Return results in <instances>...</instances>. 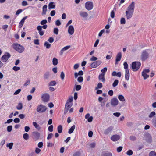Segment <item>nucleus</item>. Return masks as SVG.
Masks as SVG:
<instances>
[{
  "mask_svg": "<svg viewBox=\"0 0 156 156\" xmlns=\"http://www.w3.org/2000/svg\"><path fill=\"white\" fill-rule=\"evenodd\" d=\"M12 47L14 49L20 53H22L25 50V48L23 46L18 43H13Z\"/></svg>",
  "mask_w": 156,
  "mask_h": 156,
  "instance_id": "1",
  "label": "nucleus"
},
{
  "mask_svg": "<svg viewBox=\"0 0 156 156\" xmlns=\"http://www.w3.org/2000/svg\"><path fill=\"white\" fill-rule=\"evenodd\" d=\"M149 49H146L142 51L140 56V59L142 61H145L149 57Z\"/></svg>",
  "mask_w": 156,
  "mask_h": 156,
  "instance_id": "2",
  "label": "nucleus"
},
{
  "mask_svg": "<svg viewBox=\"0 0 156 156\" xmlns=\"http://www.w3.org/2000/svg\"><path fill=\"white\" fill-rule=\"evenodd\" d=\"M141 63L140 62L135 61L132 63L131 66L132 69L134 71H137L140 67Z\"/></svg>",
  "mask_w": 156,
  "mask_h": 156,
  "instance_id": "3",
  "label": "nucleus"
},
{
  "mask_svg": "<svg viewBox=\"0 0 156 156\" xmlns=\"http://www.w3.org/2000/svg\"><path fill=\"white\" fill-rule=\"evenodd\" d=\"M47 109V108L46 106L40 104L37 107L36 111L39 113H43L46 111Z\"/></svg>",
  "mask_w": 156,
  "mask_h": 156,
  "instance_id": "4",
  "label": "nucleus"
},
{
  "mask_svg": "<svg viewBox=\"0 0 156 156\" xmlns=\"http://www.w3.org/2000/svg\"><path fill=\"white\" fill-rule=\"evenodd\" d=\"M11 55L8 52H6L1 57V59L3 62H6L8 58L10 57Z\"/></svg>",
  "mask_w": 156,
  "mask_h": 156,
  "instance_id": "5",
  "label": "nucleus"
},
{
  "mask_svg": "<svg viewBox=\"0 0 156 156\" xmlns=\"http://www.w3.org/2000/svg\"><path fill=\"white\" fill-rule=\"evenodd\" d=\"M42 101L44 102H48L49 101L50 98V95L48 93H44L41 96Z\"/></svg>",
  "mask_w": 156,
  "mask_h": 156,
  "instance_id": "6",
  "label": "nucleus"
},
{
  "mask_svg": "<svg viewBox=\"0 0 156 156\" xmlns=\"http://www.w3.org/2000/svg\"><path fill=\"white\" fill-rule=\"evenodd\" d=\"M85 7L86 9L88 10H91L93 7V2L90 1L87 2L85 4Z\"/></svg>",
  "mask_w": 156,
  "mask_h": 156,
  "instance_id": "7",
  "label": "nucleus"
},
{
  "mask_svg": "<svg viewBox=\"0 0 156 156\" xmlns=\"http://www.w3.org/2000/svg\"><path fill=\"white\" fill-rule=\"evenodd\" d=\"M135 2H133L131 4L127 7L126 11L134 12L135 8Z\"/></svg>",
  "mask_w": 156,
  "mask_h": 156,
  "instance_id": "8",
  "label": "nucleus"
},
{
  "mask_svg": "<svg viewBox=\"0 0 156 156\" xmlns=\"http://www.w3.org/2000/svg\"><path fill=\"white\" fill-rule=\"evenodd\" d=\"M145 140L147 142L151 143L152 141V137L151 135L148 133L145 134Z\"/></svg>",
  "mask_w": 156,
  "mask_h": 156,
  "instance_id": "9",
  "label": "nucleus"
},
{
  "mask_svg": "<svg viewBox=\"0 0 156 156\" xmlns=\"http://www.w3.org/2000/svg\"><path fill=\"white\" fill-rule=\"evenodd\" d=\"M102 63L101 60H98L92 63L90 66L93 68H95L100 65Z\"/></svg>",
  "mask_w": 156,
  "mask_h": 156,
  "instance_id": "10",
  "label": "nucleus"
},
{
  "mask_svg": "<svg viewBox=\"0 0 156 156\" xmlns=\"http://www.w3.org/2000/svg\"><path fill=\"white\" fill-rule=\"evenodd\" d=\"M118 100L116 98H114L111 101V105L113 106H116L118 104Z\"/></svg>",
  "mask_w": 156,
  "mask_h": 156,
  "instance_id": "11",
  "label": "nucleus"
},
{
  "mask_svg": "<svg viewBox=\"0 0 156 156\" xmlns=\"http://www.w3.org/2000/svg\"><path fill=\"white\" fill-rule=\"evenodd\" d=\"M113 128V127L112 126H109L105 130L104 133L106 135L108 134L112 131Z\"/></svg>",
  "mask_w": 156,
  "mask_h": 156,
  "instance_id": "12",
  "label": "nucleus"
},
{
  "mask_svg": "<svg viewBox=\"0 0 156 156\" xmlns=\"http://www.w3.org/2000/svg\"><path fill=\"white\" fill-rule=\"evenodd\" d=\"M37 29L38 31V33L39 35L41 36H43L44 34V31L42 29V28L41 27V26H38L37 27Z\"/></svg>",
  "mask_w": 156,
  "mask_h": 156,
  "instance_id": "13",
  "label": "nucleus"
},
{
  "mask_svg": "<svg viewBox=\"0 0 156 156\" xmlns=\"http://www.w3.org/2000/svg\"><path fill=\"white\" fill-rule=\"evenodd\" d=\"M120 138L119 136L115 134L112 136L111 137V139L113 141H116L119 140Z\"/></svg>",
  "mask_w": 156,
  "mask_h": 156,
  "instance_id": "14",
  "label": "nucleus"
},
{
  "mask_svg": "<svg viewBox=\"0 0 156 156\" xmlns=\"http://www.w3.org/2000/svg\"><path fill=\"white\" fill-rule=\"evenodd\" d=\"M105 74L104 73H101L98 76V79L99 80L103 83L105 81Z\"/></svg>",
  "mask_w": 156,
  "mask_h": 156,
  "instance_id": "15",
  "label": "nucleus"
},
{
  "mask_svg": "<svg viewBox=\"0 0 156 156\" xmlns=\"http://www.w3.org/2000/svg\"><path fill=\"white\" fill-rule=\"evenodd\" d=\"M133 13L126 11L125 12V16L127 19H131L133 15Z\"/></svg>",
  "mask_w": 156,
  "mask_h": 156,
  "instance_id": "16",
  "label": "nucleus"
},
{
  "mask_svg": "<svg viewBox=\"0 0 156 156\" xmlns=\"http://www.w3.org/2000/svg\"><path fill=\"white\" fill-rule=\"evenodd\" d=\"M112 75L113 76H117L119 77H120L122 76V73L120 72H119L117 73L115 71H114L112 73Z\"/></svg>",
  "mask_w": 156,
  "mask_h": 156,
  "instance_id": "17",
  "label": "nucleus"
},
{
  "mask_svg": "<svg viewBox=\"0 0 156 156\" xmlns=\"http://www.w3.org/2000/svg\"><path fill=\"white\" fill-rule=\"evenodd\" d=\"M122 58V54L121 52H119L116 57L115 64H117V62L120 61Z\"/></svg>",
  "mask_w": 156,
  "mask_h": 156,
  "instance_id": "18",
  "label": "nucleus"
},
{
  "mask_svg": "<svg viewBox=\"0 0 156 156\" xmlns=\"http://www.w3.org/2000/svg\"><path fill=\"white\" fill-rule=\"evenodd\" d=\"M68 32L70 35H72L74 32V28L72 25L69 26L68 29Z\"/></svg>",
  "mask_w": 156,
  "mask_h": 156,
  "instance_id": "19",
  "label": "nucleus"
},
{
  "mask_svg": "<svg viewBox=\"0 0 156 156\" xmlns=\"http://www.w3.org/2000/svg\"><path fill=\"white\" fill-rule=\"evenodd\" d=\"M33 136L36 139H38L40 137V133L34 131L32 133Z\"/></svg>",
  "mask_w": 156,
  "mask_h": 156,
  "instance_id": "20",
  "label": "nucleus"
},
{
  "mask_svg": "<svg viewBox=\"0 0 156 156\" xmlns=\"http://www.w3.org/2000/svg\"><path fill=\"white\" fill-rule=\"evenodd\" d=\"M27 16H25L21 20L19 23V28H21L22 27L24 23L25 20L27 18Z\"/></svg>",
  "mask_w": 156,
  "mask_h": 156,
  "instance_id": "21",
  "label": "nucleus"
},
{
  "mask_svg": "<svg viewBox=\"0 0 156 156\" xmlns=\"http://www.w3.org/2000/svg\"><path fill=\"white\" fill-rule=\"evenodd\" d=\"M80 15L82 17L86 18L88 16V13L85 12L80 11L79 12Z\"/></svg>",
  "mask_w": 156,
  "mask_h": 156,
  "instance_id": "22",
  "label": "nucleus"
},
{
  "mask_svg": "<svg viewBox=\"0 0 156 156\" xmlns=\"http://www.w3.org/2000/svg\"><path fill=\"white\" fill-rule=\"evenodd\" d=\"M129 73L128 69H126L125 78L127 80H129Z\"/></svg>",
  "mask_w": 156,
  "mask_h": 156,
  "instance_id": "23",
  "label": "nucleus"
},
{
  "mask_svg": "<svg viewBox=\"0 0 156 156\" xmlns=\"http://www.w3.org/2000/svg\"><path fill=\"white\" fill-rule=\"evenodd\" d=\"M47 6L46 5H44L42 8V15L46 14V12L47 11Z\"/></svg>",
  "mask_w": 156,
  "mask_h": 156,
  "instance_id": "24",
  "label": "nucleus"
},
{
  "mask_svg": "<svg viewBox=\"0 0 156 156\" xmlns=\"http://www.w3.org/2000/svg\"><path fill=\"white\" fill-rule=\"evenodd\" d=\"M48 7L49 9L55 8V3L54 2H50L48 4Z\"/></svg>",
  "mask_w": 156,
  "mask_h": 156,
  "instance_id": "25",
  "label": "nucleus"
},
{
  "mask_svg": "<svg viewBox=\"0 0 156 156\" xmlns=\"http://www.w3.org/2000/svg\"><path fill=\"white\" fill-rule=\"evenodd\" d=\"M33 125L38 130L41 129V128L39 125L37 124V123L35 122H33Z\"/></svg>",
  "mask_w": 156,
  "mask_h": 156,
  "instance_id": "26",
  "label": "nucleus"
},
{
  "mask_svg": "<svg viewBox=\"0 0 156 156\" xmlns=\"http://www.w3.org/2000/svg\"><path fill=\"white\" fill-rule=\"evenodd\" d=\"M75 127L76 126L75 125H73V126H72L68 131V133L69 134L72 133L75 129Z\"/></svg>",
  "mask_w": 156,
  "mask_h": 156,
  "instance_id": "27",
  "label": "nucleus"
},
{
  "mask_svg": "<svg viewBox=\"0 0 156 156\" xmlns=\"http://www.w3.org/2000/svg\"><path fill=\"white\" fill-rule=\"evenodd\" d=\"M57 130L59 133H61L62 132V125H59L57 127Z\"/></svg>",
  "mask_w": 156,
  "mask_h": 156,
  "instance_id": "28",
  "label": "nucleus"
},
{
  "mask_svg": "<svg viewBox=\"0 0 156 156\" xmlns=\"http://www.w3.org/2000/svg\"><path fill=\"white\" fill-rule=\"evenodd\" d=\"M52 63L54 66L57 65L58 63V59L56 58H54L52 60Z\"/></svg>",
  "mask_w": 156,
  "mask_h": 156,
  "instance_id": "29",
  "label": "nucleus"
},
{
  "mask_svg": "<svg viewBox=\"0 0 156 156\" xmlns=\"http://www.w3.org/2000/svg\"><path fill=\"white\" fill-rule=\"evenodd\" d=\"M118 98L119 100L121 101H125V99L124 96L122 95H120L118 96Z\"/></svg>",
  "mask_w": 156,
  "mask_h": 156,
  "instance_id": "30",
  "label": "nucleus"
},
{
  "mask_svg": "<svg viewBox=\"0 0 156 156\" xmlns=\"http://www.w3.org/2000/svg\"><path fill=\"white\" fill-rule=\"evenodd\" d=\"M142 75L144 80L146 79L149 77V75H147L146 73H144V72H142Z\"/></svg>",
  "mask_w": 156,
  "mask_h": 156,
  "instance_id": "31",
  "label": "nucleus"
},
{
  "mask_svg": "<svg viewBox=\"0 0 156 156\" xmlns=\"http://www.w3.org/2000/svg\"><path fill=\"white\" fill-rule=\"evenodd\" d=\"M44 46L45 47H46V48L47 49L51 47V44L47 41L44 43Z\"/></svg>",
  "mask_w": 156,
  "mask_h": 156,
  "instance_id": "32",
  "label": "nucleus"
},
{
  "mask_svg": "<svg viewBox=\"0 0 156 156\" xmlns=\"http://www.w3.org/2000/svg\"><path fill=\"white\" fill-rule=\"evenodd\" d=\"M72 106V105L70 104L69 102H67L66 103L65 105V108H68V109H69Z\"/></svg>",
  "mask_w": 156,
  "mask_h": 156,
  "instance_id": "33",
  "label": "nucleus"
},
{
  "mask_svg": "<svg viewBox=\"0 0 156 156\" xmlns=\"http://www.w3.org/2000/svg\"><path fill=\"white\" fill-rule=\"evenodd\" d=\"M13 143L12 142L8 143L7 144L6 147L9 148L10 149H12Z\"/></svg>",
  "mask_w": 156,
  "mask_h": 156,
  "instance_id": "34",
  "label": "nucleus"
},
{
  "mask_svg": "<svg viewBox=\"0 0 156 156\" xmlns=\"http://www.w3.org/2000/svg\"><path fill=\"white\" fill-rule=\"evenodd\" d=\"M119 83V81L118 80H115L112 84V86L114 87L116 86Z\"/></svg>",
  "mask_w": 156,
  "mask_h": 156,
  "instance_id": "35",
  "label": "nucleus"
},
{
  "mask_svg": "<svg viewBox=\"0 0 156 156\" xmlns=\"http://www.w3.org/2000/svg\"><path fill=\"white\" fill-rule=\"evenodd\" d=\"M153 125L156 128V116L154 117L152 121Z\"/></svg>",
  "mask_w": 156,
  "mask_h": 156,
  "instance_id": "36",
  "label": "nucleus"
},
{
  "mask_svg": "<svg viewBox=\"0 0 156 156\" xmlns=\"http://www.w3.org/2000/svg\"><path fill=\"white\" fill-rule=\"evenodd\" d=\"M49 73L48 72H46L44 75V78L45 79H48L49 78Z\"/></svg>",
  "mask_w": 156,
  "mask_h": 156,
  "instance_id": "37",
  "label": "nucleus"
},
{
  "mask_svg": "<svg viewBox=\"0 0 156 156\" xmlns=\"http://www.w3.org/2000/svg\"><path fill=\"white\" fill-rule=\"evenodd\" d=\"M23 138L26 140H27L29 138V135L27 133H24L23 136Z\"/></svg>",
  "mask_w": 156,
  "mask_h": 156,
  "instance_id": "38",
  "label": "nucleus"
},
{
  "mask_svg": "<svg viewBox=\"0 0 156 156\" xmlns=\"http://www.w3.org/2000/svg\"><path fill=\"white\" fill-rule=\"evenodd\" d=\"M56 84V82L55 81H52L49 82V86H54Z\"/></svg>",
  "mask_w": 156,
  "mask_h": 156,
  "instance_id": "39",
  "label": "nucleus"
},
{
  "mask_svg": "<svg viewBox=\"0 0 156 156\" xmlns=\"http://www.w3.org/2000/svg\"><path fill=\"white\" fill-rule=\"evenodd\" d=\"M23 105L22 103H20L18 104V106L16 107V108L18 110H21L22 108Z\"/></svg>",
  "mask_w": 156,
  "mask_h": 156,
  "instance_id": "40",
  "label": "nucleus"
},
{
  "mask_svg": "<svg viewBox=\"0 0 156 156\" xmlns=\"http://www.w3.org/2000/svg\"><path fill=\"white\" fill-rule=\"evenodd\" d=\"M149 156H156V153L154 151H151L149 153Z\"/></svg>",
  "mask_w": 156,
  "mask_h": 156,
  "instance_id": "41",
  "label": "nucleus"
},
{
  "mask_svg": "<svg viewBox=\"0 0 156 156\" xmlns=\"http://www.w3.org/2000/svg\"><path fill=\"white\" fill-rule=\"evenodd\" d=\"M12 69L14 70L15 71H17L18 70H19L20 69V68L19 67L14 66L12 68Z\"/></svg>",
  "mask_w": 156,
  "mask_h": 156,
  "instance_id": "42",
  "label": "nucleus"
},
{
  "mask_svg": "<svg viewBox=\"0 0 156 156\" xmlns=\"http://www.w3.org/2000/svg\"><path fill=\"white\" fill-rule=\"evenodd\" d=\"M96 145V143L95 142H93L89 144L90 147L92 148H94Z\"/></svg>",
  "mask_w": 156,
  "mask_h": 156,
  "instance_id": "43",
  "label": "nucleus"
},
{
  "mask_svg": "<svg viewBox=\"0 0 156 156\" xmlns=\"http://www.w3.org/2000/svg\"><path fill=\"white\" fill-rule=\"evenodd\" d=\"M81 88V86L80 85H78L75 86V89L76 90L79 91Z\"/></svg>",
  "mask_w": 156,
  "mask_h": 156,
  "instance_id": "44",
  "label": "nucleus"
},
{
  "mask_svg": "<svg viewBox=\"0 0 156 156\" xmlns=\"http://www.w3.org/2000/svg\"><path fill=\"white\" fill-rule=\"evenodd\" d=\"M53 32L54 34L58 35V30L57 28H55L54 29Z\"/></svg>",
  "mask_w": 156,
  "mask_h": 156,
  "instance_id": "45",
  "label": "nucleus"
},
{
  "mask_svg": "<svg viewBox=\"0 0 156 156\" xmlns=\"http://www.w3.org/2000/svg\"><path fill=\"white\" fill-rule=\"evenodd\" d=\"M107 71V67H104L103 69L101 70V72H102L101 73H104L105 74V73Z\"/></svg>",
  "mask_w": 156,
  "mask_h": 156,
  "instance_id": "46",
  "label": "nucleus"
},
{
  "mask_svg": "<svg viewBox=\"0 0 156 156\" xmlns=\"http://www.w3.org/2000/svg\"><path fill=\"white\" fill-rule=\"evenodd\" d=\"M102 84L101 83H99L98 84V86L95 88V90H97L98 88H101L102 87Z\"/></svg>",
  "mask_w": 156,
  "mask_h": 156,
  "instance_id": "47",
  "label": "nucleus"
},
{
  "mask_svg": "<svg viewBox=\"0 0 156 156\" xmlns=\"http://www.w3.org/2000/svg\"><path fill=\"white\" fill-rule=\"evenodd\" d=\"M133 152L131 150H129L126 152V154L128 155L131 156L133 154Z\"/></svg>",
  "mask_w": 156,
  "mask_h": 156,
  "instance_id": "48",
  "label": "nucleus"
},
{
  "mask_svg": "<svg viewBox=\"0 0 156 156\" xmlns=\"http://www.w3.org/2000/svg\"><path fill=\"white\" fill-rule=\"evenodd\" d=\"M12 126H9L7 127V131L9 132L11 131L12 130Z\"/></svg>",
  "mask_w": 156,
  "mask_h": 156,
  "instance_id": "49",
  "label": "nucleus"
},
{
  "mask_svg": "<svg viewBox=\"0 0 156 156\" xmlns=\"http://www.w3.org/2000/svg\"><path fill=\"white\" fill-rule=\"evenodd\" d=\"M155 115V113L153 111L149 115V118H152Z\"/></svg>",
  "mask_w": 156,
  "mask_h": 156,
  "instance_id": "50",
  "label": "nucleus"
},
{
  "mask_svg": "<svg viewBox=\"0 0 156 156\" xmlns=\"http://www.w3.org/2000/svg\"><path fill=\"white\" fill-rule=\"evenodd\" d=\"M53 126L52 125L50 126L48 128V130L50 132H52L53 131Z\"/></svg>",
  "mask_w": 156,
  "mask_h": 156,
  "instance_id": "51",
  "label": "nucleus"
},
{
  "mask_svg": "<svg viewBox=\"0 0 156 156\" xmlns=\"http://www.w3.org/2000/svg\"><path fill=\"white\" fill-rule=\"evenodd\" d=\"M126 23L125 19L124 18H122L120 20V23L121 24H125Z\"/></svg>",
  "mask_w": 156,
  "mask_h": 156,
  "instance_id": "52",
  "label": "nucleus"
},
{
  "mask_svg": "<svg viewBox=\"0 0 156 156\" xmlns=\"http://www.w3.org/2000/svg\"><path fill=\"white\" fill-rule=\"evenodd\" d=\"M78 81L80 82L81 83L83 81V78L82 76H80L77 79Z\"/></svg>",
  "mask_w": 156,
  "mask_h": 156,
  "instance_id": "53",
  "label": "nucleus"
},
{
  "mask_svg": "<svg viewBox=\"0 0 156 156\" xmlns=\"http://www.w3.org/2000/svg\"><path fill=\"white\" fill-rule=\"evenodd\" d=\"M80 153L79 151L76 152L73 155V156H80Z\"/></svg>",
  "mask_w": 156,
  "mask_h": 156,
  "instance_id": "54",
  "label": "nucleus"
},
{
  "mask_svg": "<svg viewBox=\"0 0 156 156\" xmlns=\"http://www.w3.org/2000/svg\"><path fill=\"white\" fill-rule=\"evenodd\" d=\"M47 23V20H42L40 23L41 25H44L45 24Z\"/></svg>",
  "mask_w": 156,
  "mask_h": 156,
  "instance_id": "55",
  "label": "nucleus"
},
{
  "mask_svg": "<svg viewBox=\"0 0 156 156\" xmlns=\"http://www.w3.org/2000/svg\"><path fill=\"white\" fill-rule=\"evenodd\" d=\"M130 139L131 140L134 141L136 140V137L134 136H131L130 137Z\"/></svg>",
  "mask_w": 156,
  "mask_h": 156,
  "instance_id": "56",
  "label": "nucleus"
},
{
  "mask_svg": "<svg viewBox=\"0 0 156 156\" xmlns=\"http://www.w3.org/2000/svg\"><path fill=\"white\" fill-rule=\"evenodd\" d=\"M55 25L57 26H59L61 24V23L60 21L58 20L55 21Z\"/></svg>",
  "mask_w": 156,
  "mask_h": 156,
  "instance_id": "57",
  "label": "nucleus"
},
{
  "mask_svg": "<svg viewBox=\"0 0 156 156\" xmlns=\"http://www.w3.org/2000/svg\"><path fill=\"white\" fill-rule=\"evenodd\" d=\"M13 121L15 123H18L20 122V120L19 118H16L14 119Z\"/></svg>",
  "mask_w": 156,
  "mask_h": 156,
  "instance_id": "58",
  "label": "nucleus"
},
{
  "mask_svg": "<svg viewBox=\"0 0 156 156\" xmlns=\"http://www.w3.org/2000/svg\"><path fill=\"white\" fill-rule=\"evenodd\" d=\"M65 77V74L62 71L61 72L60 74V77L62 80H63Z\"/></svg>",
  "mask_w": 156,
  "mask_h": 156,
  "instance_id": "59",
  "label": "nucleus"
},
{
  "mask_svg": "<svg viewBox=\"0 0 156 156\" xmlns=\"http://www.w3.org/2000/svg\"><path fill=\"white\" fill-rule=\"evenodd\" d=\"M98 58L94 56H93L90 59L91 61H95L98 59Z\"/></svg>",
  "mask_w": 156,
  "mask_h": 156,
  "instance_id": "60",
  "label": "nucleus"
},
{
  "mask_svg": "<svg viewBox=\"0 0 156 156\" xmlns=\"http://www.w3.org/2000/svg\"><path fill=\"white\" fill-rule=\"evenodd\" d=\"M102 156H112V154L110 153H104L103 154Z\"/></svg>",
  "mask_w": 156,
  "mask_h": 156,
  "instance_id": "61",
  "label": "nucleus"
},
{
  "mask_svg": "<svg viewBox=\"0 0 156 156\" xmlns=\"http://www.w3.org/2000/svg\"><path fill=\"white\" fill-rule=\"evenodd\" d=\"M123 148L122 147V146H119L118 147L117 149V152H120L122 150Z\"/></svg>",
  "mask_w": 156,
  "mask_h": 156,
  "instance_id": "62",
  "label": "nucleus"
},
{
  "mask_svg": "<svg viewBox=\"0 0 156 156\" xmlns=\"http://www.w3.org/2000/svg\"><path fill=\"white\" fill-rule=\"evenodd\" d=\"M22 5L23 6H26L28 5L27 3V1H23L22 3Z\"/></svg>",
  "mask_w": 156,
  "mask_h": 156,
  "instance_id": "63",
  "label": "nucleus"
},
{
  "mask_svg": "<svg viewBox=\"0 0 156 156\" xmlns=\"http://www.w3.org/2000/svg\"><path fill=\"white\" fill-rule=\"evenodd\" d=\"M22 11L23 10L22 9H19L16 12V14L17 15H18L20 14L22 12Z\"/></svg>",
  "mask_w": 156,
  "mask_h": 156,
  "instance_id": "64",
  "label": "nucleus"
}]
</instances>
